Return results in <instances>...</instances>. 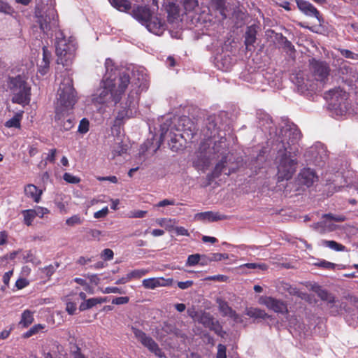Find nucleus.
I'll return each instance as SVG.
<instances>
[{
  "instance_id": "nucleus-2",
  "label": "nucleus",
  "mask_w": 358,
  "mask_h": 358,
  "mask_svg": "<svg viewBox=\"0 0 358 358\" xmlns=\"http://www.w3.org/2000/svg\"><path fill=\"white\" fill-rule=\"evenodd\" d=\"M77 94L73 87V80L69 76L64 78L57 92L55 119L60 120L73 108L77 101Z\"/></svg>"
},
{
  "instance_id": "nucleus-8",
  "label": "nucleus",
  "mask_w": 358,
  "mask_h": 358,
  "mask_svg": "<svg viewBox=\"0 0 358 358\" xmlns=\"http://www.w3.org/2000/svg\"><path fill=\"white\" fill-rule=\"evenodd\" d=\"M309 69L315 80L325 83L328 80L330 68L326 62L311 58L309 59Z\"/></svg>"
},
{
  "instance_id": "nucleus-39",
  "label": "nucleus",
  "mask_w": 358,
  "mask_h": 358,
  "mask_svg": "<svg viewBox=\"0 0 358 358\" xmlns=\"http://www.w3.org/2000/svg\"><path fill=\"white\" fill-rule=\"evenodd\" d=\"M295 78L296 79V85H297L299 90L301 92L308 90V80L305 82L300 73H298Z\"/></svg>"
},
{
  "instance_id": "nucleus-46",
  "label": "nucleus",
  "mask_w": 358,
  "mask_h": 358,
  "mask_svg": "<svg viewBox=\"0 0 358 358\" xmlns=\"http://www.w3.org/2000/svg\"><path fill=\"white\" fill-rule=\"evenodd\" d=\"M200 258L199 254L191 255L187 257L186 265L189 266H195L199 264Z\"/></svg>"
},
{
  "instance_id": "nucleus-13",
  "label": "nucleus",
  "mask_w": 358,
  "mask_h": 358,
  "mask_svg": "<svg viewBox=\"0 0 358 358\" xmlns=\"http://www.w3.org/2000/svg\"><path fill=\"white\" fill-rule=\"evenodd\" d=\"M296 5L298 8L306 15L315 17L320 23L324 22L320 11L309 1L296 0Z\"/></svg>"
},
{
  "instance_id": "nucleus-19",
  "label": "nucleus",
  "mask_w": 358,
  "mask_h": 358,
  "mask_svg": "<svg viewBox=\"0 0 358 358\" xmlns=\"http://www.w3.org/2000/svg\"><path fill=\"white\" fill-rule=\"evenodd\" d=\"M25 195L33 199L36 203L41 201V196L43 193L41 189H39L36 185L32 184L27 185L24 188Z\"/></svg>"
},
{
  "instance_id": "nucleus-9",
  "label": "nucleus",
  "mask_w": 358,
  "mask_h": 358,
  "mask_svg": "<svg viewBox=\"0 0 358 358\" xmlns=\"http://www.w3.org/2000/svg\"><path fill=\"white\" fill-rule=\"evenodd\" d=\"M227 139L225 137H221L220 139L215 143L213 150L215 152L219 153L221 151L220 148H222L224 151L221 152V154H224L222 159L215 164L213 172L215 177H220L224 170L227 168L228 154L226 153L227 148L225 147V143Z\"/></svg>"
},
{
  "instance_id": "nucleus-44",
  "label": "nucleus",
  "mask_w": 358,
  "mask_h": 358,
  "mask_svg": "<svg viewBox=\"0 0 358 358\" xmlns=\"http://www.w3.org/2000/svg\"><path fill=\"white\" fill-rule=\"evenodd\" d=\"M338 50L341 55L345 58L355 60L358 59V54L355 53L351 50L343 48H339Z\"/></svg>"
},
{
  "instance_id": "nucleus-28",
  "label": "nucleus",
  "mask_w": 358,
  "mask_h": 358,
  "mask_svg": "<svg viewBox=\"0 0 358 358\" xmlns=\"http://www.w3.org/2000/svg\"><path fill=\"white\" fill-rule=\"evenodd\" d=\"M110 3L113 7L122 12H127L131 7L128 0H110Z\"/></svg>"
},
{
  "instance_id": "nucleus-4",
  "label": "nucleus",
  "mask_w": 358,
  "mask_h": 358,
  "mask_svg": "<svg viewBox=\"0 0 358 358\" xmlns=\"http://www.w3.org/2000/svg\"><path fill=\"white\" fill-rule=\"evenodd\" d=\"M8 88L13 94V103L21 105L29 103L31 87L21 76L10 78Z\"/></svg>"
},
{
  "instance_id": "nucleus-15",
  "label": "nucleus",
  "mask_w": 358,
  "mask_h": 358,
  "mask_svg": "<svg viewBox=\"0 0 358 358\" xmlns=\"http://www.w3.org/2000/svg\"><path fill=\"white\" fill-rule=\"evenodd\" d=\"M284 136L285 138H288V139L286 143L282 141L283 146L285 145L286 148L289 147L290 148H292V145H294L297 143L301 139L302 135L299 129L294 124L285 131Z\"/></svg>"
},
{
  "instance_id": "nucleus-5",
  "label": "nucleus",
  "mask_w": 358,
  "mask_h": 358,
  "mask_svg": "<svg viewBox=\"0 0 358 358\" xmlns=\"http://www.w3.org/2000/svg\"><path fill=\"white\" fill-rule=\"evenodd\" d=\"M324 98L329 101L333 110L338 111L341 115L345 113L349 107V94L343 89L335 87L324 94Z\"/></svg>"
},
{
  "instance_id": "nucleus-45",
  "label": "nucleus",
  "mask_w": 358,
  "mask_h": 358,
  "mask_svg": "<svg viewBox=\"0 0 358 358\" xmlns=\"http://www.w3.org/2000/svg\"><path fill=\"white\" fill-rule=\"evenodd\" d=\"M138 100L137 92L131 90L128 95V100L126 103L127 107L134 106Z\"/></svg>"
},
{
  "instance_id": "nucleus-22",
  "label": "nucleus",
  "mask_w": 358,
  "mask_h": 358,
  "mask_svg": "<svg viewBox=\"0 0 358 358\" xmlns=\"http://www.w3.org/2000/svg\"><path fill=\"white\" fill-rule=\"evenodd\" d=\"M193 164L196 169L205 171L209 167L210 162L208 157L203 153H200Z\"/></svg>"
},
{
  "instance_id": "nucleus-41",
  "label": "nucleus",
  "mask_w": 358,
  "mask_h": 358,
  "mask_svg": "<svg viewBox=\"0 0 358 358\" xmlns=\"http://www.w3.org/2000/svg\"><path fill=\"white\" fill-rule=\"evenodd\" d=\"M228 258L229 255L227 253H211L208 257V260L210 262H220Z\"/></svg>"
},
{
  "instance_id": "nucleus-25",
  "label": "nucleus",
  "mask_w": 358,
  "mask_h": 358,
  "mask_svg": "<svg viewBox=\"0 0 358 358\" xmlns=\"http://www.w3.org/2000/svg\"><path fill=\"white\" fill-rule=\"evenodd\" d=\"M106 299L102 298H91L81 303V304L79 306V309L80 311H84L85 310L92 308V307L95 306L96 305L99 303H101L103 302H105Z\"/></svg>"
},
{
  "instance_id": "nucleus-61",
  "label": "nucleus",
  "mask_w": 358,
  "mask_h": 358,
  "mask_svg": "<svg viewBox=\"0 0 358 358\" xmlns=\"http://www.w3.org/2000/svg\"><path fill=\"white\" fill-rule=\"evenodd\" d=\"M108 213V207H105L102 208L101 210L94 213V217L96 219H100L105 217Z\"/></svg>"
},
{
  "instance_id": "nucleus-49",
  "label": "nucleus",
  "mask_w": 358,
  "mask_h": 358,
  "mask_svg": "<svg viewBox=\"0 0 358 358\" xmlns=\"http://www.w3.org/2000/svg\"><path fill=\"white\" fill-rule=\"evenodd\" d=\"M323 217L336 222H343L346 219L345 216L343 215H333L331 213L324 214L323 215Z\"/></svg>"
},
{
  "instance_id": "nucleus-55",
  "label": "nucleus",
  "mask_w": 358,
  "mask_h": 358,
  "mask_svg": "<svg viewBox=\"0 0 358 358\" xmlns=\"http://www.w3.org/2000/svg\"><path fill=\"white\" fill-rule=\"evenodd\" d=\"M175 223V220L166 219H163L158 222V224H159L162 227H164L168 230H171L173 227Z\"/></svg>"
},
{
  "instance_id": "nucleus-38",
  "label": "nucleus",
  "mask_w": 358,
  "mask_h": 358,
  "mask_svg": "<svg viewBox=\"0 0 358 358\" xmlns=\"http://www.w3.org/2000/svg\"><path fill=\"white\" fill-rule=\"evenodd\" d=\"M84 221L83 217H81L79 215H73L66 220V224L69 227H74L76 225L81 224Z\"/></svg>"
},
{
  "instance_id": "nucleus-54",
  "label": "nucleus",
  "mask_w": 358,
  "mask_h": 358,
  "mask_svg": "<svg viewBox=\"0 0 358 358\" xmlns=\"http://www.w3.org/2000/svg\"><path fill=\"white\" fill-rule=\"evenodd\" d=\"M66 310L70 315H73L76 310V304L73 302H71L69 299V296H66Z\"/></svg>"
},
{
  "instance_id": "nucleus-62",
  "label": "nucleus",
  "mask_w": 358,
  "mask_h": 358,
  "mask_svg": "<svg viewBox=\"0 0 358 358\" xmlns=\"http://www.w3.org/2000/svg\"><path fill=\"white\" fill-rule=\"evenodd\" d=\"M210 330L213 331L215 334L220 335L222 331V326L219 324L218 321H213V324L208 327Z\"/></svg>"
},
{
  "instance_id": "nucleus-59",
  "label": "nucleus",
  "mask_w": 358,
  "mask_h": 358,
  "mask_svg": "<svg viewBox=\"0 0 358 358\" xmlns=\"http://www.w3.org/2000/svg\"><path fill=\"white\" fill-rule=\"evenodd\" d=\"M144 24L150 32L157 34V24L155 22H152L149 20Z\"/></svg>"
},
{
  "instance_id": "nucleus-57",
  "label": "nucleus",
  "mask_w": 358,
  "mask_h": 358,
  "mask_svg": "<svg viewBox=\"0 0 358 358\" xmlns=\"http://www.w3.org/2000/svg\"><path fill=\"white\" fill-rule=\"evenodd\" d=\"M87 233L93 239L96 241H99L100 237L104 235L101 231L98 229H90Z\"/></svg>"
},
{
  "instance_id": "nucleus-12",
  "label": "nucleus",
  "mask_w": 358,
  "mask_h": 358,
  "mask_svg": "<svg viewBox=\"0 0 358 358\" xmlns=\"http://www.w3.org/2000/svg\"><path fill=\"white\" fill-rule=\"evenodd\" d=\"M317 180L318 176L313 169L310 168H303L298 174L296 181L301 187L305 186L310 187Z\"/></svg>"
},
{
  "instance_id": "nucleus-42",
  "label": "nucleus",
  "mask_w": 358,
  "mask_h": 358,
  "mask_svg": "<svg viewBox=\"0 0 358 358\" xmlns=\"http://www.w3.org/2000/svg\"><path fill=\"white\" fill-rule=\"evenodd\" d=\"M20 116L17 115H15L13 118L8 120L5 125L8 128L15 127V128H20Z\"/></svg>"
},
{
  "instance_id": "nucleus-33",
  "label": "nucleus",
  "mask_w": 358,
  "mask_h": 358,
  "mask_svg": "<svg viewBox=\"0 0 358 358\" xmlns=\"http://www.w3.org/2000/svg\"><path fill=\"white\" fill-rule=\"evenodd\" d=\"M22 214L24 215V223L27 226H30L31 224L34 219L38 215L37 212L32 209L23 210Z\"/></svg>"
},
{
  "instance_id": "nucleus-34",
  "label": "nucleus",
  "mask_w": 358,
  "mask_h": 358,
  "mask_svg": "<svg viewBox=\"0 0 358 358\" xmlns=\"http://www.w3.org/2000/svg\"><path fill=\"white\" fill-rule=\"evenodd\" d=\"M34 320L33 315L31 312L27 310L24 311L22 315V318L20 322V324L22 325L24 327H26L31 324Z\"/></svg>"
},
{
  "instance_id": "nucleus-3",
  "label": "nucleus",
  "mask_w": 358,
  "mask_h": 358,
  "mask_svg": "<svg viewBox=\"0 0 358 358\" xmlns=\"http://www.w3.org/2000/svg\"><path fill=\"white\" fill-rule=\"evenodd\" d=\"M292 151L293 148H286L284 145V152L280 153L281 150H280L278 152L276 158L278 182L290 180L296 172L298 161L296 158L291 157L290 154Z\"/></svg>"
},
{
  "instance_id": "nucleus-48",
  "label": "nucleus",
  "mask_w": 358,
  "mask_h": 358,
  "mask_svg": "<svg viewBox=\"0 0 358 358\" xmlns=\"http://www.w3.org/2000/svg\"><path fill=\"white\" fill-rule=\"evenodd\" d=\"M90 122L86 118H83L80 122L78 126V132L80 134H85L89 131Z\"/></svg>"
},
{
  "instance_id": "nucleus-35",
  "label": "nucleus",
  "mask_w": 358,
  "mask_h": 358,
  "mask_svg": "<svg viewBox=\"0 0 358 358\" xmlns=\"http://www.w3.org/2000/svg\"><path fill=\"white\" fill-rule=\"evenodd\" d=\"M240 268H248L250 269H258L260 271H266L268 266L264 263H247L240 266Z\"/></svg>"
},
{
  "instance_id": "nucleus-50",
  "label": "nucleus",
  "mask_w": 358,
  "mask_h": 358,
  "mask_svg": "<svg viewBox=\"0 0 358 358\" xmlns=\"http://www.w3.org/2000/svg\"><path fill=\"white\" fill-rule=\"evenodd\" d=\"M143 285L146 289H153L157 287V280L155 278H148L143 280Z\"/></svg>"
},
{
  "instance_id": "nucleus-52",
  "label": "nucleus",
  "mask_w": 358,
  "mask_h": 358,
  "mask_svg": "<svg viewBox=\"0 0 358 358\" xmlns=\"http://www.w3.org/2000/svg\"><path fill=\"white\" fill-rule=\"evenodd\" d=\"M42 329H43V327L41 324L34 325L24 334V338H29L31 336L38 333L39 330Z\"/></svg>"
},
{
  "instance_id": "nucleus-58",
  "label": "nucleus",
  "mask_w": 358,
  "mask_h": 358,
  "mask_svg": "<svg viewBox=\"0 0 358 358\" xmlns=\"http://www.w3.org/2000/svg\"><path fill=\"white\" fill-rule=\"evenodd\" d=\"M226 346L222 344H219L217 346V353L216 358H227L226 355Z\"/></svg>"
},
{
  "instance_id": "nucleus-37",
  "label": "nucleus",
  "mask_w": 358,
  "mask_h": 358,
  "mask_svg": "<svg viewBox=\"0 0 358 358\" xmlns=\"http://www.w3.org/2000/svg\"><path fill=\"white\" fill-rule=\"evenodd\" d=\"M314 266L322 268L327 270H334L336 264L332 262H329L325 259L319 260L317 262L313 264Z\"/></svg>"
},
{
  "instance_id": "nucleus-17",
  "label": "nucleus",
  "mask_w": 358,
  "mask_h": 358,
  "mask_svg": "<svg viewBox=\"0 0 358 358\" xmlns=\"http://www.w3.org/2000/svg\"><path fill=\"white\" fill-rule=\"evenodd\" d=\"M133 16L137 20L144 24L151 18V12L149 8L146 6H138L133 10Z\"/></svg>"
},
{
  "instance_id": "nucleus-20",
  "label": "nucleus",
  "mask_w": 358,
  "mask_h": 358,
  "mask_svg": "<svg viewBox=\"0 0 358 358\" xmlns=\"http://www.w3.org/2000/svg\"><path fill=\"white\" fill-rule=\"evenodd\" d=\"M128 149L127 144H124L122 139L120 137H117L114 139V143L111 146V154L113 157L115 158L116 156L122 155L125 153Z\"/></svg>"
},
{
  "instance_id": "nucleus-16",
  "label": "nucleus",
  "mask_w": 358,
  "mask_h": 358,
  "mask_svg": "<svg viewBox=\"0 0 358 358\" xmlns=\"http://www.w3.org/2000/svg\"><path fill=\"white\" fill-rule=\"evenodd\" d=\"M194 218L200 221L216 222L227 219V216L217 212L206 211L196 213Z\"/></svg>"
},
{
  "instance_id": "nucleus-60",
  "label": "nucleus",
  "mask_w": 358,
  "mask_h": 358,
  "mask_svg": "<svg viewBox=\"0 0 358 358\" xmlns=\"http://www.w3.org/2000/svg\"><path fill=\"white\" fill-rule=\"evenodd\" d=\"M173 283V280L172 278H158V286H171Z\"/></svg>"
},
{
  "instance_id": "nucleus-53",
  "label": "nucleus",
  "mask_w": 358,
  "mask_h": 358,
  "mask_svg": "<svg viewBox=\"0 0 358 358\" xmlns=\"http://www.w3.org/2000/svg\"><path fill=\"white\" fill-rule=\"evenodd\" d=\"M228 279H229L228 276L224 275H220V274L208 276L205 278L206 280L219 281V282H227Z\"/></svg>"
},
{
  "instance_id": "nucleus-36",
  "label": "nucleus",
  "mask_w": 358,
  "mask_h": 358,
  "mask_svg": "<svg viewBox=\"0 0 358 358\" xmlns=\"http://www.w3.org/2000/svg\"><path fill=\"white\" fill-rule=\"evenodd\" d=\"M217 303H218L219 309L223 315L227 316L230 313H231L233 309L228 305L227 301L218 299L217 300Z\"/></svg>"
},
{
  "instance_id": "nucleus-31",
  "label": "nucleus",
  "mask_w": 358,
  "mask_h": 358,
  "mask_svg": "<svg viewBox=\"0 0 358 358\" xmlns=\"http://www.w3.org/2000/svg\"><path fill=\"white\" fill-rule=\"evenodd\" d=\"M55 121L57 122L58 126L64 131L70 130L73 126V120L70 117H69V113H66L60 120H57L55 119Z\"/></svg>"
},
{
  "instance_id": "nucleus-26",
  "label": "nucleus",
  "mask_w": 358,
  "mask_h": 358,
  "mask_svg": "<svg viewBox=\"0 0 358 358\" xmlns=\"http://www.w3.org/2000/svg\"><path fill=\"white\" fill-rule=\"evenodd\" d=\"M246 315L250 317L266 319L269 318L265 310L257 308H249L246 309Z\"/></svg>"
},
{
  "instance_id": "nucleus-23",
  "label": "nucleus",
  "mask_w": 358,
  "mask_h": 358,
  "mask_svg": "<svg viewBox=\"0 0 358 358\" xmlns=\"http://www.w3.org/2000/svg\"><path fill=\"white\" fill-rule=\"evenodd\" d=\"M314 291L322 301H326L329 303L335 302L334 296L331 294L329 293L326 289H322L320 286L315 287L314 288Z\"/></svg>"
},
{
  "instance_id": "nucleus-24",
  "label": "nucleus",
  "mask_w": 358,
  "mask_h": 358,
  "mask_svg": "<svg viewBox=\"0 0 358 358\" xmlns=\"http://www.w3.org/2000/svg\"><path fill=\"white\" fill-rule=\"evenodd\" d=\"M210 5L215 10L219 12L222 20L227 18V8L224 0H210Z\"/></svg>"
},
{
  "instance_id": "nucleus-6",
  "label": "nucleus",
  "mask_w": 358,
  "mask_h": 358,
  "mask_svg": "<svg viewBox=\"0 0 358 358\" xmlns=\"http://www.w3.org/2000/svg\"><path fill=\"white\" fill-rule=\"evenodd\" d=\"M113 85L110 80L106 81L103 78L100 87L92 95V101L98 104L107 103L110 101H113L115 104L117 103L120 100L118 94L114 92V89H111Z\"/></svg>"
},
{
  "instance_id": "nucleus-63",
  "label": "nucleus",
  "mask_w": 358,
  "mask_h": 358,
  "mask_svg": "<svg viewBox=\"0 0 358 358\" xmlns=\"http://www.w3.org/2000/svg\"><path fill=\"white\" fill-rule=\"evenodd\" d=\"M174 230L177 235L186 236H189V233L188 232L187 229L183 227H176L174 228Z\"/></svg>"
},
{
  "instance_id": "nucleus-7",
  "label": "nucleus",
  "mask_w": 358,
  "mask_h": 358,
  "mask_svg": "<svg viewBox=\"0 0 358 358\" xmlns=\"http://www.w3.org/2000/svg\"><path fill=\"white\" fill-rule=\"evenodd\" d=\"M103 78L106 81H111L113 84L111 86V89H114V92L118 94V96L120 100L122 94L130 83L129 74L126 71L120 72L118 69H115L113 75H109Z\"/></svg>"
},
{
  "instance_id": "nucleus-11",
  "label": "nucleus",
  "mask_w": 358,
  "mask_h": 358,
  "mask_svg": "<svg viewBox=\"0 0 358 358\" xmlns=\"http://www.w3.org/2000/svg\"><path fill=\"white\" fill-rule=\"evenodd\" d=\"M220 117L215 115H209L206 120V126L202 129V133L205 138L209 139L215 137L220 131Z\"/></svg>"
},
{
  "instance_id": "nucleus-40",
  "label": "nucleus",
  "mask_w": 358,
  "mask_h": 358,
  "mask_svg": "<svg viewBox=\"0 0 358 358\" xmlns=\"http://www.w3.org/2000/svg\"><path fill=\"white\" fill-rule=\"evenodd\" d=\"M181 2L185 10L187 12L194 10L198 6L197 0H181Z\"/></svg>"
},
{
  "instance_id": "nucleus-18",
  "label": "nucleus",
  "mask_w": 358,
  "mask_h": 358,
  "mask_svg": "<svg viewBox=\"0 0 358 358\" xmlns=\"http://www.w3.org/2000/svg\"><path fill=\"white\" fill-rule=\"evenodd\" d=\"M257 28L255 25H251L247 27L245 34V45L248 50H251L250 47H254V44L257 39Z\"/></svg>"
},
{
  "instance_id": "nucleus-51",
  "label": "nucleus",
  "mask_w": 358,
  "mask_h": 358,
  "mask_svg": "<svg viewBox=\"0 0 358 358\" xmlns=\"http://www.w3.org/2000/svg\"><path fill=\"white\" fill-rule=\"evenodd\" d=\"M63 178L66 182L71 184H77L80 181L79 178L74 176L69 173H65L63 176Z\"/></svg>"
},
{
  "instance_id": "nucleus-10",
  "label": "nucleus",
  "mask_w": 358,
  "mask_h": 358,
  "mask_svg": "<svg viewBox=\"0 0 358 358\" xmlns=\"http://www.w3.org/2000/svg\"><path fill=\"white\" fill-rule=\"evenodd\" d=\"M259 303L264 305L267 308L275 313L281 314H287L288 313L287 305L282 300L264 296L259 298Z\"/></svg>"
},
{
  "instance_id": "nucleus-32",
  "label": "nucleus",
  "mask_w": 358,
  "mask_h": 358,
  "mask_svg": "<svg viewBox=\"0 0 358 358\" xmlns=\"http://www.w3.org/2000/svg\"><path fill=\"white\" fill-rule=\"evenodd\" d=\"M322 245L328 247L335 251H344L345 250V246L335 241L322 240Z\"/></svg>"
},
{
  "instance_id": "nucleus-30",
  "label": "nucleus",
  "mask_w": 358,
  "mask_h": 358,
  "mask_svg": "<svg viewBox=\"0 0 358 358\" xmlns=\"http://www.w3.org/2000/svg\"><path fill=\"white\" fill-rule=\"evenodd\" d=\"M21 257L25 263L31 262L34 265H38L41 264V261L35 256L34 253L31 250L22 252Z\"/></svg>"
},
{
  "instance_id": "nucleus-56",
  "label": "nucleus",
  "mask_w": 358,
  "mask_h": 358,
  "mask_svg": "<svg viewBox=\"0 0 358 358\" xmlns=\"http://www.w3.org/2000/svg\"><path fill=\"white\" fill-rule=\"evenodd\" d=\"M114 253L112 250L106 248L101 253V257L104 260H111L113 258Z\"/></svg>"
},
{
  "instance_id": "nucleus-27",
  "label": "nucleus",
  "mask_w": 358,
  "mask_h": 358,
  "mask_svg": "<svg viewBox=\"0 0 358 358\" xmlns=\"http://www.w3.org/2000/svg\"><path fill=\"white\" fill-rule=\"evenodd\" d=\"M165 9L168 13L169 17L176 19L179 15L178 6L173 1L169 0L164 4Z\"/></svg>"
},
{
  "instance_id": "nucleus-47",
  "label": "nucleus",
  "mask_w": 358,
  "mask_h": 358,
  "mask_svg": "<svg viewBox=\"0 0 358 358\" xmlns=\"http://www.w3.org/2000/svg\"><path fill=\"white\" fill-rule=\"evenodd\" d=\"M105 66L106 73L104 78L108 76L109 75H113L115 70L117 69L116 68H114V64L110 59H106Z\"/></svg>"
},
{
  "instance_id": "nucleus-1",
  "label": "nucleus",
  "mask_w": 358,
  "mask_h": 358,
  "mask_svg": "<svg viewBox=\"0 0 358 358\" xmlns=\"http://www.w3.org/2000/svg\"><path fill=\"white\" fill-rule=\"evenodd\" d=\"M57 18L55 12L51 10L46 15L41 16L38 22L41 29L45 34L48 35L50 31H55L57 62L63 66H68L74 57L76 46L73 40L66 38L62 31L57 30Z\"/></svg>"
},
{
  "instance_id": "nucleus-43",
  "label": "nucleus",
  "mask_w": 358,
  "mask_h": 358,
  "mask_svg": "<svg viewBox=\"0 0 358 358\" xmlns=\"http://www.w3.org/2000/svg\"><path fill=\"white\" fill-rule=\"evenodd\" d=\"M148 271L145 269H136L128 273L129 280L138 279L147 273Z\"/></svg>"
},
{
  "instance_id": "nucleus-14",
  "label": "nucleus",
  "mask_w": 358,
  "mask_h": 358,
  "mask_svg": "<svg viewBox=\"0 0 358 358\" xmlns=\"http://www.w3.org/2000/svg\"><path fill=\"white\" fill-rule=\"evenodd\" d=\"M131 329L134 334L136 338L145 348H147L150 352L157 355V345L155 341L150 336H147L141 330L131 327Z\"/></svg>"
},
{
  "instance_id": "nucleus-21",
  "label": "nucleus",
  "mask_w": 358,
  "mask_h": 358,
  "mask_svg": "<svg viewBox=\"0 0 358 358\" xmlns=\"http://www.w3.org/2000/svg\"><path fill=\"white\" fill-rule=\"evenodd\" d=\"M50 57V52L44 46L43 48V59L38 64V71L43 76L46 74L49 69Z\"/></svg>"
},
{
  "instance_id": "nucleus-29",
  "label": "nucleus",
  "mask_w": 358,
  "mask_h": 358,
  "mask_svg": "<svg viewBox=\"0 0 358 358\" xmlns=\"http://www.w3.org/2000/svg\"><path fill=\"white\" fill-rule=\"evenodd\" d=\"M197 320L205 327L208 328L213 324L214 318L209 313L201 312Z\"/></svg>"
},
{
  "instance_id": "nucleus-64",
  "label": "nucleus",
  "mask_w": 358,
  "mask_h": 358,
  "mask_svg": "<svg viewBox=\"0 0 358 358\" xmlns=\"http://www.w3.org/2000/svg\"><path fill=\"white\" fill-rule=\"evenodd\" d=\"M128 301H129V298L128 297H127V296H120V297H117V298H115L114 299H113L112 303L113 304L120 305V304H125Z\"/></svg>"
}]
</instances>
